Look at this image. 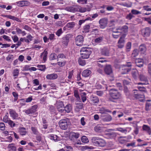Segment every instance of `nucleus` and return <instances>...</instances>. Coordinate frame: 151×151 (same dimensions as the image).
Here are the masks:
<instances>
[{
	"mask_svg": "<svg viewBox=\"0 0 151 151\" xmlns=\"http://www.w3.org/2000/svg\"><path fill=\"white\" fill-rule=\"evenodd\" d=\"M109 94L111 98L114 100L120 99L122 98L121 93L116 89H110L109 90Z\"/></svg>",
	"mask_w": 151,
	"mask_h": 151,
	"instance_id": "f257e3e1",
	"label": "nucleus"
},
{
	"mask_svg": "<svg viewBox=\"0 0 151 151\" xmlns=\"http://www.w3.org/2000/svg\"><path fill=\"white\" fill-rule=\"evenodd\" d=\"M80 52L82 58L86 59L89 58L91 53V51L88 47H83L81 48Z\"/></svg>",
	"mask_w": 151,
	"mask_h": 151,
	"instance_id": "f03ea898",
	"label": "nucleus"
},
{
	"mask_svg": "<svg viewBox=\"0 0 151 151\" xmlns=\"http://www.w3.org/2000/svg\"><path fill=\"white\" fill-rule=\"evenodd\" d=\"M92 142L96 146L103 147L105 145V141L102 139L97 137H93L91 139Z\"/></svg>",
	"mask_w": 151,
	"mask_h": 151,
	"instance_id": "7ed1b4c3",
	"label": "nucleus"
},
{
	"mask_svg": "<svg viewBox=\"0 0 151 151\" xmlns=\"http://www.w3.org/2000/svg\"><path fill=\"white\" fill-rule=\"evenodd\" d=\"M59 125L60 128L62 129H66L68 126L70 124V123L68 120L65 119L61 120L59 122Z\"/></svg>",
	"mask_w": 151,
	"mask_h": 151,
	"instance_id": "20e7f679",
	"label": "nucleus"
},
{
	"mask_svg": "<svg viewBox=\"0 0 151 151\" xmlns=\"http://www.w3.org/2000/svg\"><path fill=\"white\" fill-rule=\"evenodd\" d=\"M128 27L127 25H124L122 27H119L116 28L115 30H113L112 32L114 33H121L123 32L126 33L128 32Z\"/></svg>",
	"mask_w": 151,
	"mask_h": 151,
	"instance_id": "39448f33",
	"label": "nucleus"
},
{
	"mask_svg": "<svg viewBox=\"0 0 151 151\" xmlns=\"http://www.w3.org/2000/svg\"><path fill=\"white\" fill-rule=\"evenodd\" d=\"M57 109L58 111L62 113L64 112L63 109L64 107L63 103L61 101H56L55 104Z\"/></svg>",
	"mask_w": 151,
	"mask_h": 151,
	"instance_id": "423d86ee",
	"label": "nucleus"
},
{
	"mask_svg": "<svg viewBox=\"0 0 151 151\" xmlns=\"http://www.w3.org/2000/svg\"><path fill=\"white\" fill-rule=\"evenodd\" d=\"M139 78L140 80L143 83H138V85H147L149 84L148 81L147 77L143 74H141L139 75Z\"/></svg>",
	"mask_w": 151,
	"mask_h": 151,
	"instance_id": "0eeeda50",
	"label": "nucleus"
},
{
	"mask_svg": "<svg viewBox=\"0 0 151 151\" xmlns=\"http://www.w3.org/2000/svg\"><path fill=\"white\" fill-rule=\"evenodd\" d=\"M151 32V29L150 28L147 27L143 29L142 31V35L144 37H147L149 36Z\"/></svg>",
	"mask_w": 151,
	"mask_h": 151,
	"instance_id": "6e6552de",
	"label": "nucleus"
},
{
	"mask_svg": "<svg viewBox=\"0 0 151 151\" xmlns=\"http://www.w3.org/2000/svg\"><path fill=\"white\" fill-rule=\"evenodd\" d=\"M76 45L77 46H81L83 41V36L81 35L77 36L75 38Z\"/></svg>",
	"mask_w": 151,
	"mask_h": 151,
	"instance_id": "1a4fd4ad",
	"label": "nucleus"
},
{
	"mask_svg": "<svg viewBox=\"0 0 151 151\" xmlns=\"http://www.w3.org/2000/svg\"><path fill=\"white\" fill-rule=\"evenodd\" d=\"M17 5L19 7L28 6L30 4L29 1L27 0H22L16 2Z\"/></svg>",
	"mask_w": 151,
	"mask_h": 151,
	"instance_id": "9d476101",
	"label": "nucleus"
},
{
	"mask_svg": "<svg viewBox=\"0 0 151 151\" xmlns=\"http://www.w3.org/2000/svg\"><path fill=\"white\" fill-rule=\"evenodd\" d=\"M107 22L108 19L106 18L101 19L99 21L100 27L102 29L105 28L107 24Z\"/></svg>",
	"mask_w": 151,
	"mask_h": 151,
	"instance_id": "9b49d317",
	"label": "nucleus"
},
{
	"mask_svg": "<svg viewBox=\"0 0 151 151\" xmlns=\"http://www.w3.org/2000/svg\"><path fill=\"white\" fill-rule=\"evenodd\" d=\"M37 108V105H34L29 109L25 110V112L27 114H32L36 111V109Z\"/></svg>",
	"mask_w": 151,
	"mask_h": 151,
	"instance_id": "f8f14e48",
	"label": "nucleus"
},
{
	"mask_svg": "<svg viewBox=\"0 0 151 151\" xmlns=\"http://www.w3.org/2000/svg\"><path fill=\"white\" fill-rule=\"evenodd\" d=\"M8 110L10 116L12 119H17L18 116V115L15 111L12 109H9Z\"/></svg>",
	"mask_w": 151,
	"mask_h": 151,
	"instance_id": "ddd939ff",
	"label": "nucleus"
},
{
	"mask_svg": "<svg viewBox=\"0 0 151 151\" xmlns=\"http://www.w3.org/2000/svg\"><path fill=\"white\" fill-rule=\"evenodd\" d=\"M125 41L124 38L122 37L120 38L118 42L117 47L119 48H122L124 46Z\"/></svg>",
	"mask_w": 151,
	"mask_h": 151,
	"instance_id": "4468645a",
	"label": "nucleus"
},
{
	"mask_svg": "<svg viewBox=\"0 0 151 151\" xmlns=\"http://www.w3.org/2000/svg\"><path fill=\"white\" fill-rule=\"evenodd\" d=\"M71 35L70 34L66 35L65 37L62 38V42L65 46H67L69 41V40L71 37Z\"/></svg>",
	"mask_w": 151,
	"mask_h": 151,
	"instance_id": "2eb2a0df",
	"label": "nucleus"
},
{
	"mask_svg": "<svg viewBox=\"0 0 151 151\" xmlns=\"http://www.w3.org/2000/svg\"><path fill=\"white\" fill-rule=\"evenodd\" d=\"M147 51V47L146 45L144 44L141 45L139 48V51L141 54H145Z\"/></svg>",
	"mask_w": 151,
	"mask_h": 151,
	"instance_id": "dca6fc26",
	"label": "nucleus"
},
{
	"mask_svg": "<svg viewBox=\"0 0 151 151\" xmlns=\"http://www.w3.org/2000/svg\"><path fill=\"white\" fill-rule=\"evenodd\" d=\"M104 70L105 73L108 75H109L112 73V70L111 65H106L104 68Z\"/></svg>",
	"mask_w": 151,
	"mask_h": 151,
	"instance_id": "f3484780",
	"label": "nucleus"
},
{
	"mask_svg": "<svg viewBox=\"0 0 151 151\" xmlns=\"http://www.w3.org/2000/svg\"><path fill=\"white\" fill-rule=\"evenodd\" d=\"M90 100L91 103L93 104L98 103L99 101V99L97 96L93 95L90 96Z\"/></svg>",
	"mask_w": 151,
	"mask_h": 151,
	"instance_id": "a211bd4d",
	"label": "nucleus"
},
{
	"mask_svg": "<svg viewBox=\"0 0 151 151\" xmlns=\"http://www.w3.org/2000/svg\"><path fill=\"white\" fill-rule=\"evenodd\" d=\"M65 9L67 11L71 12H77V5L66 7Z\"/></svg>",
	"mask_w": 151,
	"mask_h": 151,
	"instance_id": "6ab92c4d",
	"label": "nucleus"
},
{
	"mask_svg": "<svg viewBox=\"0 0 151 151\" xmlns=\"http://www.w3.org/2000/svg\"><path fill=\"white\" fill-rule=\"evenodd\" d=\"M18 132L22 136H24L27 133L26 128L24 127H20L18 129Z\"/></svg>",
	"mask_w": 151,
	"mask_h": 151,
	"instance_id": "aec40b11",
	"label": "nucleus"
},
{
	"mask_svg": "<svg viewBox=\"0 0 151 151\" xmlns=\"http://www.w3.org/2000/svg\"><path fill=\"white\" fill-rule=\"evenodd\" d=\"M121 73L122 74H126L129 72L131 70V68H127L123 65L121 68Z\"/></svg>",
	"mask_w": 151,
	"mask_h": 151,
	"instance_id": "412c9836",
	"label": "nucleus"
},
{
	"mask_svg": "<svg viewBox=\"0 0 151 151\" xmlns=\"http://www.w3.org/2000/svg\"><path fill=\"white\" fill-rule=\"evenodd\" d=\"M58 75L55 73H52L50 74H48L46 76V78L49 80H54L57 78Z\"/></svg>",
	"mask_w": 151,
	"mask_h": 151,
	"instance_id": "4be33fe9",
	"label": "nucleus"
},
{
	"mask_svg": "<svg viewBox=\"0 0 151 151\" xmlns=\"http://www.w3.org/2000/svg\"><path fill=\"white\" fill-rule=\"evenodd\" d=\"M142 128L144 131L147 132L149 135L151 134V129L149 126L147 125L144 124L142 126Z\"/></svg>",
	"mask_w": 151,
	"mask_h": 151,
	"instance_id": "5701e85b",
	"label": "nucleus"
},
{
	"mask_svg": "<svg viewBox=\"0 0 151 151\" xmlns=\"http://www.w3.org/2000/svg\"><path fill=\"white\" fill-rule=\"evenodd\" d=\"M91 72L90 70L88 69L84 70L82 73V76L84 77H88L91 74Z\"/></svg>",
	"mask_w": 151,
	"mask_h": 151,
	"instance_id": "b1692460",
	"label": "nucleus"
},
{
	"mask_svg": "<svg viewBox=\"0 0 151 151\" xmlns=\"http://www.w3.org/2000/svg\"><path fill=\"white\" fill-rule=\"evenodd\" d=\"M112 119V117L109 114L106 115L102 118V120L104 122H110Z\"/></svg>",
	"mask_w": 151,
	"mask_h": 151,
	"instance_id": "393cba45",
	"label": "nucleus"
},
{
	"mask_svg": "<svg viewBox=\"0 0 151 151\" xmlns=\"http://www.w3.org/2000/svg\"><path fill=\"white\" fill-rule=\"evenodd\" d=\"M64 111H65L67 113H69L71 111L72 109V106L70 104H68L64 106L63 109Z\"/></svg>",
	"mask_w": 151,
	"mask_h": 151,
	"instance_id": "a878e982",
	"label": "nucleus"
},
{
	"mask_svg": "<svg viewBox=\"0 0 151 151\" xmlns=\"http://www.w3.org/2000/svg\"><path fill=\"white\" fill-rule=\"evenodd\" d=\"M101 52L102 55L108 56L109 54V50L106 48H104L101 50Z\"/></svg>",
	"mask_w": 151,
	"mask_h": 151,
	"instance_id": "bb28decb",
	"label": "nucleus"
},
{
	"mask_svg": "<svg viewBox=\"0 0 151 151\" xmlns=\"http://www.w3.org/2000/svg\"><path fill=\"white\" fill-rule=\"evenodd\" d=\"M16 30L18 34H22L23 36L26 35V33L25 31H22V30L19 27H16Z\"/></svg>",
	"mask_w": 151,
	"mask_h": 151,
	"instance_id": "cd10ccee",
	"label": "nucleus"
},
{
	"mask_svg": "<svg viewBox=\"0 0 151 151\" xmlns=\"http://www.w3.org/2000/svg\"><path fill=\"white\" fill-rule=\"evenodd\" d=\"M139 50L137 49H135L133 51L131 55V57L133 58L137 56L139 54Z\"/></svg>",
	"mask_w": 151,
	"mask_h": 151,
	"instance_id": "c85d7f7f",
	"label": "nucleus"
},
{
	"mask_svg": "<svg viewBox=\"0 0 151 151\" xmlns=\"http://www.w3.org/2000/svg\"><path fill=\"white\" fill-rule=\"evenodd\" d=\"M49 137L50 139L55 141H57L59 140L58 137L56 135L51 134L49 135Z\"/></svg>",
	"mask_w": 151,
	"mask_h": 151,
	"instance_id": "c756f323",
	"label": "nucleus"
},
{
	"mask_svg": "<svg viewBox=\"0 0 151 151\" xmlns=\"http://www.w3.org/2000/svg\"><path fill=\"white\" fill-rule=\"evenodd\" d=\"M8 148L10 149L12 151H16L17 150V147L14 146V143L9 144L8 146Z\"/></svg>",
	"mask_w": 151,
	"mask_h": 151,
	"instance_id": "7c9ffc66",
	"label": "nucleus"
},
{
	"mask_svg": "<svg viewBox=\"0 0 151 151\" xmlns=\"http://www.w3.org/2000/svg\"><path fill=\"white\" fill-rule=\"evenodd\" d=\"M80 134L78 132H70V135L72 137H74L76 139H77L79 138L80 136Z\"/></svg>",
	"mask_w": 151,
	"mask_h": 151,
	"instance_id": "2f4dec72",
	"label": "nucleus"
},
{
	"mask_svg": "<svg viewBox=\"0 0 151 151\" xmlns=\"http://www.w3.org/2000/svg\"><path fill=\"white\" fill-rule=\"evenodd\" d=\"M77 12L84 13L86 12V9L84 7H82L79 5H77Z\"/></svg>",
	"mask_w": 151,
	"mask_h": 151,
	"instance_id": "473e14b6",
	"label": "nucleus"
},
{
	"mask_svg": "<svg viewBox=\"0 0 151 151\" xmlns=\"http://www.w3.org/2000/svg\"><path fill=\"white\" fill-rule=\"evenodd\" d=\"M74 96L76 98L78 101L80 100V97L79 96L78 91L77 90H75L74 91Z\"/></svg>",
	"mask_w": 151,
	"mask_h": 151,
	"instance_id": "72a5a7b5",
	"label": "nucleus"
},
{
	"mask_svg": "<svg viewBox=\"0 0 151 151\" xmlns=\"http://www.w3.org/2000/svg\"><path fill=\"white\" fill-rule=\"evenodd\" d=\"M76 107L75 109L77 111L80 110L82 109L83 107V104L82 103L78 104L76 103Z\"/></svg>",
	"mask_w": 151,
	"mask_h": 151,
	"instance_id": "f704fd0d",
	"label": "nucleus"
},
{
	"mask_svg": "<svg viewBox=\"0 0 151 151\" xmlns=\"http://www.w3.org/2000/svg\"><path fill=\"white\" fill-rule=\"evenodd\" d=\"M90 28V26L88 24L85 25L83 27V31H82L83 32L88 33L89 32V29Z\"/></svg>",
	"mask_w": 151,
	"mask_h": 151,
	"instance_id": "c9c22d12",
	"label": "nucleus"
},
{
	"mask_svg": "<svg viewBox=\"0 0 151 151\" xmlns=\"http://www.w3.org/2000/svg\"><path fill=\"white\" fill-rule=\"evenodd\" d=\"M132 46V43L130 42H128L126 45V51L129 52L131 49Z\"/></svg>",
	"mask_w": 151,
	"mask_h": 151,
	"instance_id": "e433bc0d",
	"label": "nucleus"
},
{
	"mask_svg": "<svg viewBox=\"0 0 151 151\" xmlns=\"http://www.w3.org/2000/svg\"><path fill=\"white\" fill-rule=\"evenodd\" d=\"M82 58H80L78 60V63L79 65L81 66H84L86 64V61L83 59Z\"/></svg>",
	"mask_w": 151,
	"mask_h": 151,
	"instance_id": "4c0bfd02",
	"label": "nucleus"
},
{
	"mask_svg": "<svg viewBox=\"0 0 151 151\" xmlns=\"http://www.w3.org/2000/svg\"><path fill=\"white\" fill-rule=\"evenodd\" d=\"M81 97L82 101L84 102L86 100V93L85 92L81 93Z\"/></svg>",
	"mask_w": 151,
	"mask_h": 151,
	"instance_id": "58836bf2",
	"label": "nucleus"
},
{
	"mask_svg": "<svg viewBox=\"0 0 151 151\" xmlns=\"http://www.w3.org/2000/svg\"><path fill=\"white\" fill-rule=\"evenodd\" d=\"M57 55L55 53H51L49 59L50 60H52L56 59Z\"/></svg>",
	"mask_w": 151,
	"mask_h": 151,
	"instance_id": "ea45409f",
	"label": "nucleus"
},
{
	"mask_svg": "<svg viewBox=\"0 0 151 151\" xmlns=\"http://www.w3.org/2000/svg\"><path fill=\"white\" fill-rule=\"evenodd\" d=\"M82 142L84 143H87L88 142L89 140L86 136H83L82 137L81 139Z\"/></svg>",
	"mask_w": 151,
	"mask_h": 151,
	"instance_id": "a19ab883",
	"label": "nucleus"
},
{
	"mask_svg": "<svg viewBox=\"0 0 151 151\" xmlns=\"http://www.w3.org/2000/svg\"><path fill=\"white\" fill-rule=\"evenodd\" d=\"M75 25V23L72 22L68 23L66 25V26L68 28H72Z\"/></svg>",
	"mask_w": 151,
	"mask_h": 151,
	"instance_id": "79ce46f5",
	"label": "nucleus"
},
{
	"mask_svg": "<svg viewBox=\"0 0 151 151\" xmlns=\"http://www.w3.org/2000/svg\"><path fill=\"white\" fill-rule=\"evenodd\" d=\"M37 67L39 68V69L42 71H44L46 69L45 66V65H38Z\"/></svg>",
	"mask_w": 151,
	"mask_h": 151,
	"instance_id": "37998d69",
	"label": "nucleus"
},
{
	"mask_svg": "<svg viewBox=\"0 0 151 151\" xmlns=\"http://www.w3.org/2000/svg\"><path fill=\"white\" fill-rule=\"evenodd\" d=\"M31 129L33 133L35 134H38L39 132L36 127H31Z\"/></svg>",
	"mask_w": 151,
	"mask_h": 151,
	"instance_id": "c03bdc74",
	"label": "nucleus"
},
{
	"mask_svg": "<svg viewBox=\"0 0 151 151\" xmlns=\"http://www.w3.org/2000/svg\"><path fill=\"white\" fill-rule=\"evenodd\" d=\"M144 97V96L143 93H139L137 94V96H134V97L137 99L142 98Z\"/></svg>",
	"mask_w": 151,
	"mask_h": 151,
	"instance_id": "a18cd8bd",
	"label": "nucleus"
},
{
	"mask_svg": "<svg viewBox=\"0 0 151 151\" xmlns=\"http://www.w3.org/2000/svg\"><path fill=\"white\" fill-rule=\"evenodd\" d=\"M131 74L132 77L134 79H136L137 78L138 74L137 71L133 70L132 71Z\"/></svg>",
	"mask_w": 151,
	"mask_h": 151,
	"instance_id": "49530a36",
	"label": "nucleus"
},
{
	"mask_svg": "<svg viewBox=\"0 0 151 151\" xmlns=\"http://www.w3.org/2000/svg\"><path fill=\"white\" fill-rule=\"evenodd\" d=\"M138 88L139 89L138 91H140V93L141 92H147L146 89L144 87L138 86Z\"/></svg>",
	"mask_w": 151,
	"mask_h": 151,
	"instance_id": "de8ad7c7",
	"label": "nucleus"
},
{
	"mask_svg": "<svg viewBox=\"0 0 151 151\" xmlns=\"http://www.w3.org/2000/svg\"><path fill=\"white\" fill-rule=\"evenodd\" d=\"M108 137L110 138H114L116 136V133L114 132H112L111 133H108L107 134Z\"/></svg>",
	"mask_w": 151,
	"mask_h": 151,
	"instance_id": "09e8293b",
	"label": "nucleus"
},
{
	"mask_svg": "<svg viewBox=\"0 0 151 151\" xmlns=\"http://www.w3.org/2000/svg\"><path fill=\"white\" fill-rule=\"evenodd\" d=\"M117 131H118L122 133H126L127 132V130L126 129H124L123 128L121 127H118L116 128Z\"/></svg>",
	"mask_w": 151,
	"mask_h": 151,
	"instance_id": "8fccbe9b",
	"label": "nucleus"
},
{
	"mask_svg": "<svg viewBox=\"0 0 151 151\" xmlns=\"http://www.w3.org/2000/svg\"><path fill=\"white\" fill-rule=\"evenodd\" d=\"M131 13L132 14L137 15L141 14V12L135 9H132L131 11Z\"/></svg>",
	"mask_w": 151,
	"mask_h": 151,
	"instance_id": "3c124183",
	"label": "nucleus"
},
{
	"mask_svg": "<svg viewBox=\"0 0 151 151\" xmlns=\"http://www.w3.org/2000/svg\"><path fill=\"white\" fill-rule=\"evenodd\" d=\"M103 40V37H100L96 38L95 40V42L96 43H99L101 42Z\"/></svg>",
	"mask_w": 151,
	"mask_h": 151,
	"instance_id": "603ef678",
	"label": "nucleus"
},
{
	"mask_svg": "<svg viewBox=\"0 0 151 151\" xmlns=\"http://www.w3.org/2000/svg\"><path fill=\"white\" fill-rule=\"evenodd\" d=\"M88 0H77V2L81 4H87Z\"/></svg>",
	"mask_w": 151,
	"mask_h": 151,
	"instance_id": "864d4df0",
	"label": "nucleus"
},
{
	"mask_svg": "<svg viewBox=\"0 0 151 151\" xmlns=\"http://www.w3.org/2000/svg\"><path fill=\"white\" fill-rule=\"evenodd\" d=\"M14 97V102H15L18 99V95L17 93L16 92H14L12 93Z\"/></svg>",
	"mask_w": 151,
	"mask_h": 151,
	"instance_id": "5fc2aeb1",
	"label": "nucleus"
},
{
	"mask_svg": "<svg viewBox=\"0 0 151 151\" xmlns=\"http://www.w3.org/2000/svg\"><path fill=\"white\" fill-rule=\"evenodd\" d=\"M7 123H8L11 127H14L16 125L14 123V122L10 119Z\"/></svg>",
	"mask_w": 151,
	"mask_h": 151,
	"instance_id": "6e6d98bb",
	"label": "nucleus"
},
{
	"mask_svg": "<svg viewBox=\"0 0 151 151\" xmlns=\"http://www.w3.org/2000/svg\"><path fill=\"white\" fill-rule=\"evenodd\" d=\"M10 120V119L7 115H5L3 119V121L5 123H7Z\"/></svg>",
	"mask_w": 151,
	"mask_h": 151,
	"instance_id": "4d7b16f0",
	"label": "nucleus"
},
{
	"mask_svg": "<svg viewBox=\"0 0 151 151\" xmlns=\"http://www.w3.org/2000/svg\"><path fill=\"white\" fill-rule=\"evenodd\" d=\"M41 135L42 134H38L36 137V139L38 142H40L42 141V137Z\"/></svg>",
	"mask_w": 151,
	"mask_h": 151,
	"instance_id": "13d9d810",
	"label": "nucleus"
},
{
	"mask_svg": "<svg viewBox=\"0 0 151 151\" xmlns=\"http://www.w3.org/2000/svg\"><path fill=\"white\" fill-rule=\"evenodd\" d=\"M134 16L131 13H129L126 17V18L129 20H130L134 17Z\"/></svg>",
	"mask_w": 151,
	"mask_h": 151,
	"instance_id": "bf43d9fd",
	"label": "nucleus"
},
{
	"mask_svg": "<svg viewBox=\"0 0 151 151\" xmlns=\"http://www.w3.org/2000/svg\"><path fill=\"white\" fill-rule=\"evenodd\" d=\"M19 70L17 69H15L13 71V76H17L19 74Z\"/></svg>",
	"mask_w": 151,
	"mask_h": 151,
	"instance_id": "052dcab7",
	"label": "nucleus"
},
{
	"mask_svg": "<svg viewBox=\"0 0 151 151\" xmlns=\"http://www.w3.org/2000/svg\"><path fill=\"white\" fill-rule=\"evenodd\" d=\"M5 125L4 123H0V129L1 130H4L5 129Z\"/></svg>",
	"mask_w": 151,
	"mask_h": 151,
	"instance_id": "680f3d73",
	"label": "nucleus"
},
{
	"mask_svg": "<svg viewBox=\"0 0 151 151\" xmlns=\"http://www.w3.org/2000/svg\"><path fill=\"white\" fill-rule=\"evenodd\" d=\"M65 148L66 149L67 151H72L73 150V147L69 146L66 145L65 147Z\"/></svg>",
	"mask_w": 151,
	"mask_h": 151,
	"instance_id": "e2e57ef3",
	"label": "nucleus"
},
{
	"mask_svg": "<svg viewBox=\"0 0 151 151\" xmlns=\"http://www.w3.org/2000/svg\"><path fill=\"white\" fill-rule=\"evenodd\" d=\"M63 33L62 29L61 28L59 29L56 32V34L58 37L60 36Z\"/></svg>",
	"mask_w": 151,
	"mask_h": 151,
	"instance_id": "0e129e2a",
	"label": "nucleus"
},
{
	"mask_svg": "<svg viewBox=\"0 0 151 151\" xmlns=\"http://www.w3.org/2000/svg\"><path fill=\"white\" fill-rule=\"evenodd\" d=\"M92 7V6H91L88 5H86L85 7H84V8H85V9H86V12L90 11L91 10Z\"/></svg>",
	"mask_w": 151,
	"mask_h": 151,
	"instance_id": "69168bd1",
	"label": "nucleus"
},
{
	"mask_svg": "<svg viewBox=\"0 0 151 151\" xmlns=\"http://www.w3.org/2000/svg\"><path fill=\"white\" fill-rule=\"evenodd\" d=\"M55 35L54 34H50L49 39L50 40H53L55 39Z\"/></svg>",
	"mask_w": 151,
	"mask_h": 151,
	"instance_id": "338daca9",
	"label": "nucleus"
},
{
	"mask_svg": "<svg viewBox=\"0 0 151 151\" xmlns=\"http://www.w3.org/2000/svg\"><path fill=\"white\" fill-rule=\"evenodd\" d=\"M148 71L149 74L151 76V63L148 65Z\"/></svg>",
	"mask_w": 151,
	"mask_h": 151,
	"instance_id": "774afa93",
	"label": "nucleus"
}]
</instances>
